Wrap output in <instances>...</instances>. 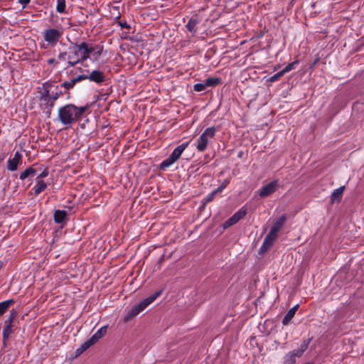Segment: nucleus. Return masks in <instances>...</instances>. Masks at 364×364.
Here are the masks:
<instances>
[{
	"instance_id": "f257e3e1",
	"label": "nucleus",
	"mask_w": 364,
	"mask_h": 364,
	"mask_svg": "<svg viewBox=\"0 0 364 364\" xmlns=\"http://www.w3.org/2000/svg\"><path fill=\"white\" fill-rule=\"evenodd\" d=\"M87 109V107H76L73 105H67L58 110V119L65 125H71L77 122Z\"/></svg>"
},
{
	"instance_id": "f03ea898",
	"label": "nucleus",
	"mask_w": 364,
	"mask_h": 364,
	"mask_svg": "<svg viewBox=\"0 0 364 364\" xmlns=\"http://www.w3.org/2000/svg\"><path fill=\"white\" fill-rule=\"evenodd\" d=\"M73 50V53L68 56V63L70 66H74L88 59L91 53L95 50V48L91 44L82 42L79 45H75Z\"/></svg>"
},
{
	"instance_id": "7ed1b4c3",
	"label": "nucleus",
	"mask_w": 364,
	"mask_h": 364,
	"mask_svg": "<svg viewBox=\"0 0 364 364\" xmlns=\"http://www.w3.org/2000/svg\"><path fill=\"white\" fill-rule=\"evenodd\" d=\"M161 294V291H158L155 292L154 294L141 301L138 304L134 305L128 311L127 315L124 316V321L125 322H127L133 319L140 312L144 310L149 304H151L158 296H159Z\"/></svg>"
},
{
	"instance_id": "20e7f679",
	"label": "nucleus",
	"mask_w": 364,
	"mask_h": 364,
	"mask_svg": "<svg viewBox=\"0 0 364 364\" xmlns=\"http://www.w3.org/2000/svg\"><path fill=\"white\" fill-rule=\"evenodd\" d=\"M216 129L215 127H208L200 136L199 139H198V144L196 146L197 149L199 151H204L206 149L210 139L213 138Z\"/></svg>"
},
{
	"instance_id": "39448f33",
	"label": "nucleus",
	"mask_w": 364,
	"mask_h": 364,
	"mask_svg": "<svg viewBox=\"0 0 364 364\" xmlns=\"http://www.w3.org/2000/svg\"><path fill=\"white\" fill-rule=\"evenodd\" d=\"M188 144H189V142H186V143H183L182 144H181L180 146H177L173 150L172 154L169 156V157L168 159H166V160H164L161 163V168L162 169H164V168L168 167L169 166H171V164H173L174 162H176L180 158L181 154L186 149Z\"/></svg>"
},
{
	"instance_id": "423d86ee",
	"label": "nucleus",
	"mask_w": 364,
	"mask_h": 364,
	"mask_svg": "<svg viewBox=\"0 0 364 364\" xmlns=\"http://www.w3.org/2000/svg\"><path fill=\"white\" fill-rule=\"evenodd\" d=\"M63 35V31L55 28H49L43 31L44 40L51 46H55Z\"/></svg>"
},
{
	"instance_id": "0eeeda50",
	"label": "nucleus",
	"mask_w": 364,
	"mask_h": 364,
	"mask_svg": "<svg viewBox=\"0 0 364 364\" xmlns=\"http://www.w3.org/2000/svg\"><path fill=\"white\" fill-rule=\"evenodd\" d=\"M278 188V181H273L264 186L259 191V196L264 198L270 196L276 191Z\"/></svg>"
},
{
	"instance_id": "6e6552de",
	"label": "nucleus",
	"mask_w": 364,
	"mask_h": 364,
	"mask_svg": "<svg viewBox=\"0 0 364 364\" xmlns=\"http://www.w3.org/2000/svg\"><path fill=\"white\" fill-rule=\"evenodd\" d=\"M277 235H274L272 232H269L266 236L262 247L259 249V253H264L267 252L272 245L274 241L276 240Z\"/></svg>"
},
{
	"instance_id": "1a4fd4ad",
	"label": "nucleus",
	"mask_w": 364,
	"mask_h": 364,
	"mask_svg": "<svg viewBox=\"0 0 364 364\" xmlns=\"http://www.w3.org/2000/svg\"><path fill=\"white\" fill-rule=\"evenodd\" d=\"M246 214L245 210H239L235 213L230 218L226 220L223 224V228H228L237 223L241 218H242Z\"/></svg>"
},
{
	"instance_id": "9d476101",
	"label": "nucleus",
	"mask_w": 364,
	"mask_h": 364,
	"mask_svg": "<svg viewBox=\"0 0 364 364\" xmlns=\"http://www.w3.org/2000/svg\"><path fill=\"white\" fill-rule=\"evenodd\" d=\"M21 161V154L16 152L14 157L12 159H9L8 161V168L10 171H15L17 169L18 165Z\"/></svg>"
},
{
	"instance_id": "9b49d317",
	"label": "nucleus",
	"mask_w": 364,
	"mask_h": 364,
	"mask_svg": "<svg viewBox=\"0 0 364 364\" xmlns=\"http://www.w3.org/2000/svg\"><path fill=\"white\" fill-rule=\"evenodd\" d=\"M88 79L97 83H101L105 80V75L100 70H94L89 75Z\"/></svg>"
},
{
	"instance_id": "f8f14e48",
	"label": "nucleus",
	"mask_w": 364,
	"mask_h": 364,
	"mask_svg": "<svg viewBox=\"0 0 364 364\" xmlns=\"http://www.w3.org/2000/svg\"><path fill=\"white\" fill-rule=\"evenodd\" d=\"M286 216L285 215H282V217H280L275 223L273 225V226L272 227L271 230H270V232L273 233L274 235H277V233L280 230V229L282 228V226L284 225L285 221H286Z\"/></svg>"
},
{
	"instance_id": "ddd939ff",
	"label": "nucleus",
	"mask_w": 364,
	"mask_h": 364,
	"mask_svg": "<svg viewBox=\"0 0 364 364\" xmlns=\"http://www.w3.org/2000/svg\"><path fill=\"white\" fill-rule=\"evenodd\" d=\"M107 326H105L100 328L92 337L90 339V343L93 345L97 342V341L101 338L107 332Z\"/></svg>"
},
{
	"instance_id": "4468645a",
	"label": "nucleus",
	"mask_w": 364,
	"mask_h": 364,
	"mask_svg": "<svg viewBox=\"0 0 364 364\" xmlns=\"http://www.w3.org/2000/svg\"><path fill=\"white\" fill-rule=\"evenodd\" d=\"M344 189L345 186H341L334 190L331 196V203H334L336 201L339 202L341 200Z\"/></svg>"
},
{
	"instance_id": "2eb2a0df",
	"label": "nucleus",
	"mask_w": 364,
	"mask_h": 364,
	"mask_svg": "<svg viewBox=\"0 0 364 364\" xmlns=\"http://www.w3.org/2000/svg\"><path fill=\"white\" fill-rule=\"evenodd\" d=\"M298 305L294 306L291 309H290L284 318H283L282 323L283 325H287L290 322V321L292 319V318L294 316L296 311L298 309Z\"/></svg>"
},
{
	"instance_id": "dca6fc26",
	"label": "nucleus",
	"mask_w": 364,
	"mask_h": 364,
	"mask_svg": "<svg viewBox=\"0 0 364 364\" xmlns=\"http://www.w3.org/2000/svg\"><path fill=\"white\" fill-rule=\"evenodd\" d=\"M4 328L3 330V343L6 344L10 335L12 333V324L4 323Z\"/></svg>"
},
{
	"instance_id": "f3484780",
	"label": "nucleus",
	"mask_w": 364,
	"mask_h": 364,
	"mask_svg": "<svg viewBox=\"0 0 364 364\" xmlns=\"http://www.w3.org/2000/svg\"><path fill=\"white\" fill-rule=\"evenodd\" d=\"M297 353L295 350L289 352L284 357V364H295Z\"/></svg>"
},
{
	"instance_id": "a211bd4d",
	"label": "nucleus",
	"mask_w": 364,
	"mask_h": 364,
	"mask_svg": "<svg viewBox=\"0 0 364 364\" xmlns=\"http://www.w3.org/2000/svg\"><path fill=\"white\" fill-rule=\"evenodd\" d=\"M67 213L65 210H56L54 213V220L57 223H62L66 218Z\"/></svg>"
},
{
	"instance_id": "6ab92c4d",
	"label": "nucleus",
	"mask_w": 364,
	"mask_h": 364,
	"mask_svg": "<svg viewBox=\"0 0 364 364\" xmlns=\"http://www.w3.org/2000/svg\"><path fill=\"white\" fill-rule=\"evenodd\" d=\"M36 179H37V184L34 187V190H35V194L38 195L46 188L47 185L42 179H40V178H36Z\"/></svg>"
},
{
	"instance_id": "aec40b11",
	"label": "nucleus",
	"mask_w": 364,
	"mask_h": 364,
	"mask_svg": "<svg viewBox=\"0 0 364 364\" xmlns=\"http://www.w3.org/2000/svg\"><path fill=\"white\" fill-rule=\"evenodd\" d=\"M93 344L90 343V341L88 340L85 341L84 343L81 345L80 348H78L76 350V356H79L81 355L84 351H85L87 348H89L90 346H92Z\"/></svg>"
},
{
	"instance_id": "412c9836",
	"label": "nucleus",
	"mask_w": 364,
	"mask_h": 364,
	"mask_svg": "<svg viewBox=\"0 0 364 364\" xmlns=\"http://www.w3.org/2000/svg\"><path fill=\"white\" fill-rule=\"evenodd\" d=\"M14 303L13 299L4 301L0 303V316L2 315L10 306L11 304Z\"/></svg>"
},
{
	"instance_id": "4be33fe9",
	"label": "nucleus",
	"mask_w": 364,
	"mask_h": 364,
	"mask_svg": "<svg viewBox=\"0 0 364 364\" xmlns=\"http://www.w3.org/2000/svg\"><path fill=\"white\" fill-rule=\"evenodd\" d=\"M36 173V170L31 167L26 169L23 172H22L20 175V179L24 180L27 177L30 176H33Z\"/></svg>"
},
{
	"instance_id": "5701e85b",
	"label": "nucleus",
	"mask_w": 364,
	"mask_h": 364,
	"mask_svg": "<svg viewBox=\"0 0 364 364\" xmlns=\"http://www.w3.org/2000/svg\"><path fill=\"white\" fill-rule=\"evenodd\" d=\"M220 82V79L218 77H210L205 80V83L207 87H213Z\"/></svg>"
},
{
	"instance_id": "b1692460",
	"label": "nucleus",
	"mask_w": 364,
	"mask_h": 364,
	"mask_svg": "<svg viewBox=\"0 0 364 364\" xmlns=\"http://www.w3.org/2000/svg\"><path fill=\"white\" fill-rule=\"evenodd\" d=\"M198 21L197 19L191 18L186 25L188 30L192 33L195 32L196 26L198 24Z\"/></svg>"
},
{
	"instance_id": "393cba45",
	"label": "nucleus",
	"mask_w": 364,
	"mask_h": 364,
	"mask_svg": "<svg viewBox=\"0 0 364 364\" xmlns=\"http://www.w3.org/2000/svg\"><path fill=\"white\" fill-rule=\"evenodd\" d=\"M309 344V341H304L303 343L301 345L300 348L295 350L297 353L298 357H301L302 353L307 349Z\"/></svg>"
},
{
	"instance_id": "a878e982",
	"label": "nucleus",
	"mask_w": 364,
	"mask_h": 364,
	"mask_svg": "<svg viewBox=\"0 0 364 364\" xmlns=\"http://www.w3.org/2000/svg\"><path fill=\"white\" fill-rule=\"evenodd\" d=\"M119 7L118 6L112 5L110 6V12L112 15L115 18H119Z\"/></svg>"
},
{
	"instance_id": "bb28decb",
	"label": "nucleus",
	"mask_w": 364,
	"mask_h": 364,
	"mask_svg": "<svg viewBox=\"0 0 364 364\" xmlns=\"http://www.w3.org/2000/svg\"><path fill=\"white\" fill-rule=\"evenodd\" d=\"M16 315H17V313H16V311L15 310L11 311L10 314H9V316L5 320L4 323L12 324L13 321L15 318V317L16 316Z\"/></svg>"
},
{
	"instance_id": "cd10ccee",
	"label": "nucleus",
	"mask_w": 364,
	"mask_h": 364,
	"mask_svg": "<svg viewBox=\"0 0 364 364\" xmlns=\"http://www.w3.org/2000/svg\"><path fill=\"white\" fill-rule=\"evenodd\" d=\"M57 11L59 13H63L65 9V0H58Z\"/></svg>"
},
{
	"instance_id": "c85d7f7f",
	"label": "nucleus",
	"mask_w": 364,
	"mask_h": 364,
	"mask_svg": "<svg viewBox=\"0 0 364 364\" xmlns=\"http://www.w3.org/2000/svg\"><path fill=\"white\" fill-rule=\"evenodd\" d=\"M206 87H207V86L205 85V82L197 83L194 85V90L197 92L203 91V90H205Z\"/></svg>"
},
{
	"instance_id": "c756f323",
	"label": "nucleus",
	"mask_w": 364,
	"mask_h": 364,
	"mask_svg": "<svg viewBox=\"0 0 364 364\" xmlns=\"http://www.w3.org/2000/svg\"><path fill=\"white\" fill-rule=\"evenodd\" d=\"M95 48V50L93 51L92 53H93V55L95 56V59L97 60L98 57L102 54V48L100 46H94Z\"/></svg>"
},
{
	"instance_id": "7c9ffc66",
	"label": "nucleus",
	"mask_w": 364,
	"mask_h": 364,
	"mask_svg": "<svg viewBox=\"0 0 364 364\" xmlns=\"http://www.w3.org/2000/svg\"><path fill=\"white\" fill-rule=\"evenodd\" d=\"M75 80L73 79L71 80L70 81H66V82H64L63 83V86L65 88V89H70L72 87H74V85H75Z\"/></svg>"
},
{
	"instance_id": "2f4dec72",
	"label": "nucleus",
	"mask_w": 364,
	"mask_h": 364,
	"mask_svg": "<svg viewBox=\"0 0 364 364\" xmlns=\"http://www.w3.org/2000/svg\"><path fill=\"white\" fill-rule=\"evenodd\" d=\"M230 181L228 179H225L221 185L216 189V192L220 193L223 191L224 188H226L228 184L229 183Z\"/></svg>"
},
{
	"instance_id": "473e14b6",
	"label": "nucleus",
	"mask_w": 364,
	"mask_h": 364,
	"mask_svg": "<svg viewBox=\"0 0 364 364\" xmlns=\"http://www.w3.org/2000/svg\"><path fill=\"white\" fill-rule=\"evenodd\" d=\"M297 64V62H294V63H291L290 64H289L288 65H287L282 70V72H284V74L291 70L292 69H294V65Z\"/></svg>"
},
{
	"instance_id": "72a5a7b5",
	"label": "nucleus",
	"mask_w": 364,
	"mask_h": 364,
	"mask_svg": "<svg viewBox=\"0 0 364 364\" xmlns=\"http://www.w3.org/2000/svg\"><path fill=\"white\" fill-rule=\"evenodd\" d=\"M284 75V72H279L276 74H274V75H272L271 77H270V81L272 82H274V81H276L277 80L279 77H281L282 75Z\"/></svg>"
},
{
	"instance_id": "f704fd0d",
	"label": "nucleus",
	"mask_w": 364,
	"mask_h": 364,
	"mask_svg": "<svg viewBox=\"0 0 364 364\" xmlns=\"http://www.w3.org/2000/svg\"><path fill=\"white\" fill-rule=\"evenodd\" d=\"M85 79H88L87 75H80L76 78H74L73 80H75V83H77V82L81 81L82 80H85Z\"/></svg>"
},
{
	"instance_id": "c9c22d12",
	"label": "nucleus",
	"mask_w": 364,
	"mask_h": 364,
	"mask_svg": "<svg viewBox=\"0 0 364 364\" xmlns=\"http://www.w3.org/2000/svg\"><path fill=\"white\" fill-rule=\"evenodd\" d=\"M48 175V170L46 168L38 177L37 178L42 179L44 177H46Z\"/></svg>"
},
{
	"instance_id": "e433bc0d",
	"label": "nucleus",
	"mask_w": 364,
	"mask_h": 364,
	"mask_svg": "<svg viewBox=\"0 0 364 364\" xmlns=\"http://www.w3.org/2000/svg\"><path fill=\"white\" fill-rule=\"evenodd\" d=\"M219 193L218 192H216V190H215L213 192H212L208 196V198H207V200L208 201H211L213 200V199L214 198L216 194Z\"/></svg>"
},
{
	"instance_id": "4c0bfd02",
	"label": "nucleus",
	"mask_w": 364,
	"mask_h": 364,
	"mask_svg": "<svg viewBox=\"0 0 364 364\" xmlns=\"http://www.w3.org/2000/svg\"><path fill=\"white\" fill-rule=\"evenodd\" d=\"M67 55L66 52L61 53L58 55V59L59 60H64L65 58V56Z\"/></svg>"
},
{
	"instance_id": "58836bf2",
	"label": "nucleus",
	"mask_w": 364,
	"mask_h": 364,
	"mask_svg": "<svg viewBox=\"0 0 364 364\" xmlns=\"http://www.w3.org/2000/svg\"><path fill=\"white\" fill-rule=\"evenodd\" d=\"M31 0H19V2L23 6V7L27 5Z\"/></svg>"
},
{
	"instance_id": "ea45409f",
	"label": "nucleus",
	"mask_w": 364,
	"mask_h": 364,
	"mask_svg": "<svg viewBox=\"0 0 364 364\" xmlns=\"http://www.w3.org/2000/svg\"><path fill=\"white\" fill-rule=\"evenodd\" d=\"M55 62V60L54 58H50L48 60V64H52V63H54Z\"/></svg>"
},
{
	"instance_id": "a19ab883",
	"label": "nucleus",
	"mask_w": 364,
	"mask_h": 364,
	"mask_svg": "<svg viewBox=\"0 0 364 364\" xmlns=\"http://www.w3.org/2000/svg\"><path fill=\"white\" fill-rule=\"evenodd\" d=\"M121 26L122 27H125V28H129V26L127 25V23H120Z\"/></svg>"
},
{
	"instance_id": "79ce46f5",
	"label": "nucleus",
	"mask_w": 364,
	"mask_h": 364,
	"mask_svg": "<svg viewBox=\"0 0 364 364\" xmlns=\"http://www.w3.org/2000/svg\"><path fill=\"white\" fill-rule=\"evenodd\" d=\"M305 364H312V363H305Z\"/></svg>"
},
{
	"instance_id": "37998d69",
	"label": "nucleus",
	"mask_w": 364,
	"mask_h": 364,
	"mask_svg": "<svg viewBox=\"0 0 364 364\" xmlns=\"http://www.w3.org/2000/svg\"><path fill=\"white\" fill-rule=\"evenodd\" d=\"M1 267V265H0V267Z\"/></svg>"
}]
</instances>
